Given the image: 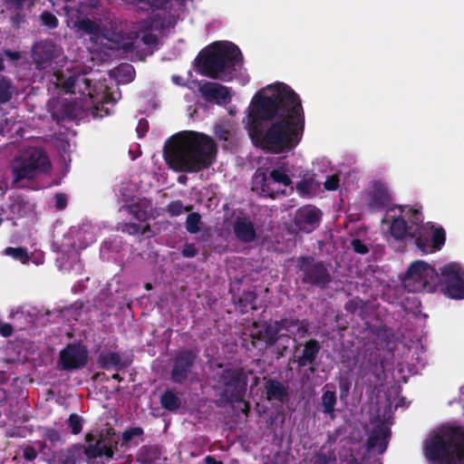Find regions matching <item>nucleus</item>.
Wrapping results in <instances>:
<instances>
[{"label": "nucleus", "mask_w": 464, "mask_h": 464, "mask_svg": "<svg viewBox=\"0 0 464 464\" xmlns=\"http://www.w3.org/2000/svg\"><path fill=\"white\" fill-rule=\"evenodd\" d=\"M149 123L146 120H140L137 127L138 136L140 138L148 131Z\"/></svg>", "instance_id": "obj_57"}, {"label": "nucleus", "mask_w": 464, "mask_h": 464, "mask_svg": "<svg viewBox=\"0 0 464 464\" xmlns=\"http://www.w3.org/2000/svg\"><path fill=\"white\" fill-rule=\"evenodd\" d=\"M28 208V202L24 199H17L11 205V211L20 217L24 215L25 209Z\"/></svg>", "instance_id": "obj_46"}, {"label": "nucleus", "mask_w": 464, "mask_h": 464, "mask_svg": "<svg viewBox=\"0 0 464 464\" xmlns=\"http://www.w3.org/2000/svg\"><path fill=\"white\" fill-rule=\"evenodd\" d=\"M267 176L275 186L276 184H282L285 187H288L292 183L289 176L284 170L279 169H273L269 174H267Z\"/></svg>", "instance_id": "obj_38"}, {"label": "nucleus", "mask_w": 464, "mask_h": 464, "mask_svg": "<svg viewBox=\"0 0 464 464\" xmlns=\"http://www.w3.org/2000/svg\"><path fill=\"white\" fill-rule=\"evenodd\" d=\"M446 232L442 227L434 228L430 240L421 236H417L415 245L424 254L439 251L445 245Z\"/></svg>", "instance_id": "obj_18"}, {"label": "nucleus", "mask_w": 464, "mask_h": 464, "mask_svg": "<svg viewBox=\"0 0 464 464\" xmlns=\"http://www.w3.org/2000/svg\"><path fill=\"white\" fill-rule=\"evenodd\" d=\"M46 437L52 442L58 441L60 440V438H61L60 432L57 430H55V429H49V430H47Z\"/></svg>", "instance_id": "obj_59"}, {"label": "nucleus", "mask_w": 464, "mask_h": 464, "mask_svg": "<svg viewBox=\"0 0 464 464\" xmlns=\"http://www.w3.org/2000/svg\"><path fill=\"white\" fill-rule=\"evenodd\" d=\"M364 307V301L358 296L348 300L344 304V310L353 314H355L359 309L363 310Z\"/></svg>", "instance_id": "obj_43"}, {"label": "nucleus", "mask_w": 464, "mask_h": 464, "mask_svg": "<svg viewBox=\"0 0 464 464\" xmlns=\"http://www.w3.org/2000/svg\"><path fill=\"white\" fill-rule=\"evenodd\" d=\"M5 254L13 257L15 260L20 261L22 264H27L30 260L28 251L25 247L18 246L12 247L8 246L5 249Z\"/></svg>", "instance_id": "obj_35"}, {"label": "nucleus", "mask_w": 464, "mask_h": 464, "mask_svg": "<svg viewBox=\"0 0 464 464\" xmlns=\"http://www.w3.org/2000/svg\"><path fill=\"white\" fill-rule=\"evenodd\" d=\"M233 232L242 243H251L256 238V232L252 220L246 216H237L233 223Z\"/></svg>", "instance_id": "obj_19"}, {"label": "nucleus", "mask_w": 464, "mask_h": 464, "mask_svg": "<svg viewBox=\"0 0 464 464\" xmlns=\"http://www.w3.org/2000/svg\"><path fill=\"white\" fill-rule=\"evenodd\" d=\"M269 95L256 96L247 127L255 146L280 154L294 150L304 131V112L299 95L287 84L268 85Z\"/></svg>", "instance_id": "obj_1"}, {"label": "nucleus", "mask_w": 464, "mask_h": 464, "mask_svg": "<svg viewBox=\"0 0 464 464\" xmlns=\"http://www.w3.org/2000/svg\"><path fill=\"white\" fill-rule=\"evenodd\" d=\"M98 365L101 369L110 370L116 368L117 370H122L129 366V362H122L121 354L116 352L102 353L98 356Z\"/></svg>", "instance_id": "obj_24"}, {"label": "nucleus", "mask_w": 464, "mask_h": 464, "mask_svg": "<svg viewBox=\"0 0 464 464\" xmlns=\"http://www.w3.org/2000/svg\"><path fill=\"white\" fill-rule=\"evenodd\" d=\"M312 183L309 180L304 179L296 184V188L302 193H306L311 188Z\"/></svg>", "instance_id": "obj_58"}, {"label": "nucleus", "mask_w": 464, "mask_h": 464, "mask_svg": "<svg viewBox=\"0 0 464 464\" xmlns=\"http://www.w3.org/2000/svg\"><path fill=\"white\" fill-rule=\"evenodd\" d=\"M401 215L391 221L389 232L396 241H403L407 237L416 241L421 232L423 223L422 212L409 206H399Z\"/></svg>", "instance_id": "obj_10"}, {"label": "nucleus", "mask_w": 464, "mask_h": 464, "mask_svg": "<svg viewBox=\"0 0 464 464\" xmlns=\"http://www.w3.org/2000/svg\"><path fill=\"white\" fill-rule=\"evenodd\" d=\"M351 246L357 254L365 255L369 252L368 246L359 238H353L351 242Z\"/></svg>", "instance_id": "obj_49"}, {"label": "nucleus", "mask_w": 464, "mask_h": 464, "mask_svg": "<svg viewBox=\"0 0 464 464\" xmlns=\"http://www.w3.org/2000/svg\"><path fill=\"white\" fill-rule=\"evenodd\" d=\"M322 349V346L316 339H310L303 344V351L300 355L294 354L289 359V363L296 362L299 368L310 366L309 370L312 373L315 372L316 358Z\"/></svg>", "instance_id": "obj_15"}, {"label": "nucleus", "mask_w": 464, "mask_h": 464, "mask_svg": "<svg viewBox=\"0 0 464 464\" xmlns=\"http://www.w3.org/2000/svg\"><path fill=\"white\" fill-rule=\"evenodd\" d=\"M427 457L447 464H464V427L442 429L426 445Z\"/></svg>", "instance_id": "obj_5"}, {"label": "nucleus", "mask_w": 464, "mask_h": 464, "mask_svg": "<svg viewBox=\"0 0 464 464\" xmlns=\"http://www.w3.org/2000/svg\"><path fill=\"white\" fill-rule=\"evenodd\" d=\"M14 328L11 324L4 323L0 324V334L3 337H9L13 334Z\"/></svg>", "instance_id": "obj_55"}, {"label": "nucleus", "mask_w": 464, "mask_h": 464, "mask_svg": "<svg viewBox=\"0 0 464 464\" xmlns=\"http://www.w3.org/2000/svg\"><path fill=\"white\" fill-rule=\"evenodd\" d=\"M13 183L23 179H34L38 175L51 169V162L46 153L39 148H30L20 157H16L11 166Z\"/></svg>", "instance_id": "obj_6"}, {"label": "nucleus", "mask_w": 464, "mask_h": 464, "mask_svg": "<svg viewBox=\"0 0 464 464\" xmlns=\"http://www.w3.org/2000/svg\"><path fill=\"white\" fill-rule=\"evenodd\" d=\"M160 401L161 407L169 411H176L181 406L180 398L169 389L161 393Z\"/></svg>", "instance_id": "obj_26"}, {"label": "nucleus", "mask_w": 464, "mask_h": 464, "mask_svg": "<svg viewBox=\"0 0 464 464\" xmlns=\"http://www.w3.org/2000/svg\"><path fill=\"white\" fill-rule=\"evenodd\" d=\"M121 230L130 236L139 235L140 225L130 222L120 223Z\"/></svg>", "instance_id": "obj_47"}, {"label": "nucleus", "mask_w": 464, "mask_h": 464, "mask_svg": "<svg viewBox=\"0 0 464 464\" xmlns=\"http://www.w3.org/2000/svg\"><path fill=\"white\" fill-rule=\"evenodd\" d=\"M401 282L408 292L433 293L439 287L440 276L432 266L425 261L417 260L409 266Z\"/></svg>", "instance_id": "obj_7"}, {"label": "nucleus", "mask_w": 464, "mask_h": 464, "mask_svg": "<svg viewBox=\"0 0 464 464\" xmlns=\"http://www.w3.org/2000/svg\"><path fill=\"white\" fill-rule=\"evenodd\" d=\"M322 211L312 205H305L299 208L294 217L295 227L303 233H312L320 225Z\"/></svg>", "instance_id": "obj_14"}, {"label": "nucleus", "mask_w": 464, "mask_h": 464, "mask_svg": "<svg viewBox=\"0 0 464 464\" xmlns=\"http://www.w3.org/2000/svg\"><path fill=\"white\" fill-rule=\"evenodd\" d=\"M335 380L339 385V397L341 401H345L350 393V390L352 388V379L348 374H339Z\"/></svg>", "instance_id": "obj_34"}, {"label": "nucleus", "mask_w": 464, "mask_h": 464, "mask_svg": "<svg viewBox=\"0 0 464 464\" xmlns=\"http://www.w3.org/2000/svg\"><path fill=\"white\" fill-rule=\"evenodd\" d=\"M77 73H71L65 76L61 73L57 76L58 84L66 93H75Z\"/></svg>", "instance_id": "obj_33"}, {"label": "nucleus", "mask_w": 464, "mask_h": 464, "mask_svg": "<svg viewBox=\"0 0 464 464\" xmlns=\"http://www.w3.org/2000/svg\"><path fill=\"white\" fill-rule=\"evenodd\" d=\"M14 94V85L6 76L0 75V104L8 102Z\"/></svg>", "instance_id": "obj_29"}, {"label": "nucleus", "mask_w": 464, "mask_h": 464, "mask_svg": "<svg viewBox=\"0 0 464 464\" xmlns=\"http://www.w3.org/2000/svg\"><path fill=\"white\" fill-rule=\"evenodd\" d=\"M118 444L117 440L113 437H110L107 440L101 439V453L102 457H105L107 459L113 458V447Z\"/></svg>", "instance_id": "obj_39"}, {"label": "nucleus", "mask_w": 464, "mask_h": 464, "mask_svg": "<svg viewBox=\"0 0 464 464\" xmlns=\"http://www.w3.org/2000/svg\"><path fill=\"white\" fill-rule=\"evenodd\" d=\"M440 292L454 300L464 299V269L457 262H450L440 269Z\"/></svg>", "instance_id": "obj_11"}, {"label": "nucleus", "mask_w": 464, "mask_h": 464, "mask_svg": "<svg viewBox=\"0 0 464 464\" xmlns=\"http://www.w3.org/2000/svg\"><path fill=\"white\" fill-rule=\"evenodd\" d=\"M337 402L334 391H324L322 394V406L324 414L332 415L334 412V406Z\"/></svg>", "instance_id": "obj_30"}, {"label": "nucleus", "mask_w": 464, "mask_h": 464, "mask_svg": "<svg viewBox=\"0 0 464 464\" xmlns=\"http://www.w3.org/2000/svg\"><path fill=\"white\" fill-rule=\"evenodd\" d=\"M38 456L36 450L32 446H27L23 452V457L27 461L34 460Z\"/></svg>", "instance_id": "obj_53"}, {"label": "nucleus", "mask_w": 464, "mask_h": 464, "mask_svg": "<svg viewBox=\"0 0 464 464\" xmlns=\"http://www.w3.org/2000/svg\"><path fill=\"white\" fill-rule=\"evenodd\" d=\"M243 55L233 43H214L209 49H203L195 60L196 69L201 75L214 80L228 82L241 65Z\"/></svg>", "instance_id": "obj_4"}, {"label": "nucleus", "mask_w": 464, "mask_h": 464, "mask_svg": "<svg viewBox=\"0 0 464 464\" xmlns=\"http://www.w3.org/2000/svg\"><path fill=\"white\" fill-rule=\"evenodd\" d=\"M206 464H223L221 460H218L215 457L208 455L204 459Z\"/></svg>", "instance_id": "obj_64"}, {"label": "nucleus", "mask_w": 464, "mask_h": 464, "mask_svg": "<svg viewBox=\"0 0 464 464\" xmlns=\"http://www.w3.org/2000/svg\"><path fill=\"white\" fill-rule=\"evenodd\" d=\"M217 152V144L210 136L185 130L173 135L166 142L163 157L175 171L198 173L213 165Z\"/></svg>", "instance_id": "obj_2"}, {"label": "nucleus", "mask_w": 464, "mask_h": 464, "mask_svg": "<svg viewBox=\"0 0 464 464\" xmlns=\"http://www.w3.org/2000/svg\"><path fill=\"white\" fill-rule=\"evenodd\" d=\"M266 398L267 401L285 402L288 398L287 388L278 380L268 379L264 384Z\"/></svg>", "instance_id": "obj_23"}, {"label": "nucleus", "mask_w": 464, "mask_h": 464, "mask_svg": "<svg viewBox=\"0 0 464 464\" xmlns=\"http://www.w3.org/2000/svg\"><path fill=\"white\" fill-rule=\"evenodd\" d=\"M52 118L60 122L63 120H74L79 114V105L73 101H64L52 111Z\"/></svg>", "instance_id": "obj_22"}, {"label": "nucleus", "mask_w": 464, "mask_h": 464, "mask_svg": "<svg viewBox=\"0 0 464 464\" xmlns=\"http://www.w3.org/2000/svg\"><path fill=\"white\" fill-rule=\"evenodd\" d=\"M256 300V294L254 291H243L238 297L237 304L238 305L242 314L247 313L249 310H256L255 301Z\"/></svg>", "instance_id": "obj_27"}, {"label": "nucleus", "mask_w": 464, "mask_h": 464, "mask_svg": "<svg viewBox=\"0 0 464 464\" xmlns=\"http://www.w3.org/2000/svg\"><path fill=\"white\" fill-rule=\"evenodd\" d=\"M40 20L43 25L49 29H55L58 27V18L49 11H44L40 15Z\"/></svg>", "instance_id": "obj_41"}, {"label": "nucleus", "mask_w": 464, "mask_h": 464, "mask_svg": "<svg viewBox=\"0 0 464 464\" xmlns=\"http://www.w3.org/2000/svg\"><path fill=\"white\" fill-rule=\"evenodd\" d=\"M144 430L141 427H131L127 429L122 433V440L125 443L130 442L134 437H139L143 435Z\"/></svg>", "instance_id": "obj_45"}, {"label": "nucleus", "mask_w": 464, "mask_h": 464, "mask_svg": "<svg viewBox=\"0 0 464 464\" xmlns=\"http://www.w3.org/2000/svg\"><path fill=\"white\" fill-rule=\"evenodd\" d=\"M68 198L64 193H57L54 196V207L56 210H63L67 207Z\"/></svg>", "instance_id": "obj_52"}, {"label": "nucleus", "mask_w": 464, "mask_h": 464, "mask_svg": "<svg viewBox=\"0 0 464 464\" xmlns=\"http://www.w3.org/2000/svg\"><path fill=\"white\" fill-rule=\"evenodd\" d=\"M63 464H76L77 459L73 453H68L62 461Z\"/></svg>", "instance_id": "obj_61"}, {"label": "nucleus", "mask_w": 464, "mask_h": 464, "mask_svg": "<svg viewBox=\"0 0 464 464\" xmlns=\"http://www.w3.org/2000/svg\"><path fill=\"white\" fill-rule=\"evenodd\" d=\"M252 189L259 191L265 197L275 198L278 190L275 188L270 178L264 171L259 169L256 171L252 179Z\"/></svg>", "instance_id": "obj_21"}, {"label": "nucleus", "mask_w": 464, "mask_h": 464, "mask_svg": "<svg viewBox=\"0 0 464 464\" xmlns=\"http://www.w3.org/2000/svg\"><path fill=\"white\" fill-rule=\"evenodd\" d=\"M86 94L92 97V81L87 77L85 72L77 73L75 93Z\"/></svg>", "instance_id": "obj_32"}, {"label": "nucleus", "mask_w": 464, "mask_h": 464, "mask_svg": "<svg viewBox=\"0 0 464 464\" xmlns=\"http://www.w3.org/2000/svg\"><path fill=\"white\" fill-rule=\"evenodd\" d=\"M214 133L219 140H223L225 142L224 148L232 149L234 147V145H235L233 142L234 133L226 125H224V124L216 125L214 128Z\"/></svg>", "instance_id": "obj_28"}, {"label": "nucleus", "mask_w": 464, "mask_h": 464, "mask_svg": "<svg viewBox=\"0 0 464 464\" xmlns=\"http://www.w3.org/2000/svg\"><path fill=\"white\" fill-rule=\"evenodd\" d=\"M5 2L9 8L20 10L23 8L25 0H5Z\"/></svg>", "instance_id": "obj_60"}, {"label": "nucleus", "mask_w": 464, "mask_h": 464, "mask_svg": "<svg viewBox=\"0 0 464 464\" xmlns=\"http://www.w3.org/2000/svg\"><path fill=\"white\" fill-rule=\"evenodd\" d=\"M216 388L220 391V397L227 402L244 401L247 376L242 367H227L215 375Z\"/></svg>", "instance_id": "obj_8"}, {"label": "nucleus", "mask_w": 464, "mask_h": 464, "mask_svg": "<svg viewBox=\"0 0 464 464\" xmlns=\"http://www.w3.org/2000/svg\"><path fill=\"white\" fill-rule=\"evenodd\" d=\"M369 197L368 207L372 211H380L389 207L392 200L388 186L381 181L373 183Z\"/></svg>", "instance_id": "obj_17"}, {"label": "nucleus", "mask_w": 464, "mask_h": 464, "mask_svg": "<svg viewBox=\"0 0 464 464\" xmlns=\"http://www.w3.org/2000/svg\"><path fill=\"white\" fill-rule=\"evenodd\" d=\"M198 92L208 102L218 104L227 103L231 100L230 88L214 82H204L199 84Z\"/></svg>", "instance_id": "obj_16"}, {"label": "nucleus", "mask_w": 464, "mask_h": 464, "mask_svg": "<svg viewBox=\"0 0 464 464\" xmlns=\"http://www.w3.org/2000/svg\"><path fill=\"white\" fill-rule=\"evenodd\" d=\"M141 41L144 44L154 45L158 44V36L152 33H147L142 35Z\"/></svg>", "instance_id": "obj_54"}, {"label": "nucleus", "mask_w": 464, "mask_h": 464, "mask_svg": "<svg viewBox=\"0 0 464 464\" xmlns=\"http://www.w3.org/2000/svg\"><path fill=\"white\" fill-rule=\"evenodd\" d=\"M249 334L250 343L258 351L271 350L276 360L287 353L290 342L295 341V334L305 335L309 324L295 315L283 317L279 320L253 323Z\"/></svg>", "instance_id": "obj_3"}, {"label": "nucleus", "mask_w": 464, "mask_h": 464, "mask_svg": "<svg viewBox=\"0 0 464 464\" xmlns=\"http://www.w3.org/2000/svg\"><path fill=\"white\" fill-rule=\"evenodd\" d=\"M191 209V207H184L181 200H174L171 201L167 206V211L170 217H178L181 215L183 212H188Z\"/></svg>", "instance_id": "obj_40"}, {"label": "nucleus", "mask_w": 464, "mask_h": 464, "mask_svg": "<svg viewBox=\"0 0 464 464\" xmlns=\"http://www.w3.org/2000/svg\"><path fill=\"white\" fill-rule=\"evenodd\" d=\"M197 353L191 350L180 351L174 358L170 379L173 382L183 384L192 372Z\"/></svg>", "instance_id": "obj_13"}, {"label": "nucleus", "mask_w": 464, "mask_h": 464, "mask_svg": "<svg viewBox=\"0 0 464 464\" xmlns=\"http://www.w3.org/2000/svg\"><path fill=\"white\" fill-rule=\"evenodd\" d=\"M136 220L146 222L150 218L151 203L146 198L123 207Z\"/></svg>", "instance_id": "obj_25"}, {"label": "nucleus", "mask_w": 464, "mask_h": 464, "mask_svg": "<svg viewBox=\"0 0 464 464\" xmlns=\"http://www.w3.org/2000/svg\"><path fill=\"white\" fill-rule=\"evenodd\" d=\"M88 362V349L81 342L68 343L59 353L58 364L63 371L83 368Z\"/></svg>", "instance_id": "obj_12"}, {"label": "nucleus", "mask_w": 464, "mask_h": 464, "mask_svg": "<svg viewBox=\"0 0 464 464\" xmlns=\"http://www.w3.org/2000/svg\"><path fill=\"white\" fill-rule=\"evenodd\" d=\"M198 251L194 243H186L181 249V255L183 257L192 258L198 255Z\"/></svg>", "instance_id": "obj_50"}, {"label": "nucleus", "mask_w": 464, "mask_h": 464, "mask_svg": "<svg viewBox=\"0 0 464 464\" xmlns=\"http://www.w3.org/2000/svg\"><path fill=\"white\" fill-rule=\"evenodd\" d=\"M5 54L10 58L11 60L13 61H16L18 59H20L21 57V54L19 52H15V51H11V50H5Z\"/></svg>", "instance_id": "obj_63"}, {"label": "nucleus", "mask_w": 464, "mask_h": 464, "mask_svg": "<svg viewBox=\"0 0 464 464\" xmlns=\"http://www.w3.org/2000/svg\"><path fill=\"white\" fill-rule=\"evenodd\" d=\"M140 3H146L153 9H160L163 7L167 0H138Z\"/></svg>", "instance_id": "obj_56"}, {"label": "nucleus", "mask_w": 464, "mask_h": 464, "mask_svg": "<svg viewBox=\"0 0 464 464\" xmlns=\"http://www.w3.org/2000/svg\"><path fill=\"white\" fill-rule=\"evenodd\" d=\"M201 216L198 212H191L186 219V229L190 234H197L200 230Z\"/></svg>", "instance_id": "obj_36"}, {"label": "nucleus", "mask_w": 464, "mask_h": 464, "mask_svg": "<svg viewBox=\"0 0 464 464\" xmlns=\"http://www.w3.org/2000/svg\"><path fill=\"white\" fill-rule=\"evenodd\" d=\"M340 179L336 175L327 176L324 186L326 190H336L339 188Z\"/></svg>", "instance_id": "obj_51"}, {"label": "nucleus", "mask_w": 464, "mask_h": 464, "mask_svg": "<svg viewBox=\"0 0 464 464\" xmlns=\"http://www.w3.org/2000/svg\"><path fill=\"white\" fill-rule=\"evenodd\" d=\"M82 418L76 414L72 413L68 419V426L71 429V432L74 435L81 433L82 430Z\"/></svg>", "instance_id": "obj_42"}, {"label": "nucleus", "mask_w": 464, "mask_h": 464, "mask_svg": "<svg viewBox=\"0 0 464 464\" xmlns=\"http://www.w3.org/2000/svg\"><path fill=\"white\" fill-rule=\"evenodd\" d=\"M391 430L385 425H379L373 429L367 440L369 451L377 449L378 453L382 454L388 447Z\"/></svg>", "instance_id": "obj_20"}, {"label": "nucleus", "mask_w": 464, "mask_h": 464, "mask_svg": "<svg viewBox=\"0 0 464 464\" xmlns=\"http://www.w3.org/2000/svg\"><path fill=\"white\" fill-rule=\"evenodd\" d=\"M295 270L301 282L319 289H325L331 284L333 277L330 266L314 256H299L295 259Z\"/></svg>", "instance_id": "obj_9"}, {"label": "nucleus", "mask_w": 464, "mask_h": 464, "mask_svg": "<svg viewBox=\"0 0 464 464\" xmlns=\"http://www.w3.org/2000/svg\"><path fill=\"white\" fill-rule=\"evenodd\" d=\"M329 459L324 453H319L315 456L314 464H328Z\"/></svg>", "instance_id": "obj_62"}, {"label": "nucleus", "mask_w": 464, "mask_h": 464, "mask_svg": "<svg viewBox=\"0 0 464 464\" xmlns=\"http://www.w3.org/2000/svg\"><path fill=\"white\" fill-rule=\"evenodd\" d=\"M84 454L89 459L102 458L101 440H97L94 444H89L84 450Z\"/></svg>", "instance_id": "obj_44"}, {"label": "nucleus", "mask_w": 464, "mask_h": 464, "mask_svg": "<svg viewBox=\"0 0 464 464\" xmlns=\"http://www.w3.org/2000/svg\"><path fill=\"white\" fill-rule=\"evenodd\" d=\"M34 58L36 63L44 66L49 63L53 60V56L49 48H46L45 46H39L34 52Z\"/></svg>", "instance_id": "obj_37"}, {"label": "nucleus", "mask_w": 464, "mask_h": 464, "mask_svg": "<svg viewBox=\"0 0 464 464\" xmlns=\"http://www.w3.org/2000/svg\"><path fill=\"white\" fill-rule=\"evenodd\" d=\"M116 75L121 82L129 83L135 78V69L130 63H121L116 68Z\"/></svg>", "instance_id": "obj_31"}, {"label": "nucleus", "mask_w": 464, "mask_h": 464, "mask_svg": "<svg viewBox=\"0 0 464 464\" xmlns=\"http://www.w3.org/2000/svg\"><path fill=\"white\" fill-rule=\"evenodd\" d=\"M79 27L88 34H96L99 28L98 24L90 19L81 21Z\"/></svg>", "instance_id": "obj_48"}]
</instances>
